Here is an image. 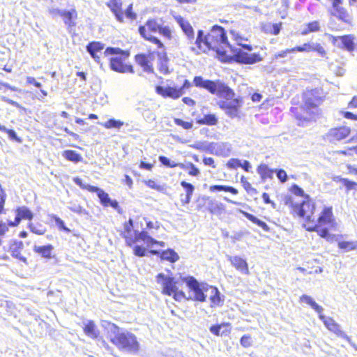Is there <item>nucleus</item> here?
Wrapping results in <instances>:
<instances>
[{
	"label": "nucleus",
	"mask_w": 357,
	"mask_h": 357,
	"mask_svg": "<svg viewBox=\"0 0 357 357\" xmlns=\"http://www.w3.org/2000/svg\"><path fill=\"white\" fill-rule=\"evenodd\" d=\"M337 245L340 249L345 251H351L357 248V243L352 241H340Z\"/></svg>",
	"instance_id": "nucleus-38"
},
{
	"label": "nucleus",
	"mask_w": 357,
	"mask_h": 357,
	"mask_svg": "<svg viewBox=\"0 0 357 357\" xmlns=\"http://www.w3.org/2000/svg\"><path fill=\"white\" fill-rule=\"evenodd\" d=\"M174 18L176 22L178 24L182 31L185 33L188 40V44L190 45V47L192 45L195 46V33L194 30L191 24L185 20L183 17L178 15H174Z\"/></svg>",
	"instance_id": "nucleus-12"
},
{
	"label": "nucleus",
	"mask_w": 357,
	"mask_h": 357,
	"mask_svg": "<svg viewBox=\"0 0 357 357\" xmlns=\"http://www.w3.org/2000/svg\"><path fill=\"white\" fill-rule=\"evenodd\" d=\"M350 108H357V97L354 96L349 103Z\"/></svg>",
	"instance_id": "nucleus-64"
},
{
	"label": "nucleus",
	"mask_w": 357,
	"mask_h": 357,
	"mask_svg": "<svg viewBox=\"0 0 357 357\" xmlns=\"http://www.w3.org/2000/svg\"><path fill=\"white\" fill-rule=\"evenodd\" d=\"M319 318L323 321L325 326L331 332L335 333L337 337L346 338L345 333L341 329L340 326L331 317L325 318L324 316L319 314Z\"/></svg>",
	"instance_id": "nucleus-14"
},
{
	"label": "nucleus",
	"mask_w": 357,
	"mask_h": 357,
	"mask_svg": "<svg viewBox=\"0 0 357 357\" xmlns=\"http://www.w3.org/2000/svg\"><path fill=\"white\" fill-rule=\"evenodd\" d=\"M331 14L346 23L350 24L351 22V16L342 7L333 9L331 11Z\"/></svg>",
	"instance_id": "nucleus-27"
},
{
	"label": "nucleus",
	"mask_w": 357,
	"mask_h": 357,
	"mask_svg": "<svg viewBox=\"0 0 357 357\" xmlns=\"http://www.w3.org/2000/svg\"><path fill=\"white\" fill-rule=\"evenodd\" d=\"M26 83L29 84H33L35 86H36L38 89H40L41 84L38 82H37L34 77H26Z\"/></svg>",
	"instance_id": "nucleus-60"
},
{
	"label": "nucleus",
	"mask_w": 357,
	"mask_h": 357,
	"mask_svg": "<svg viewBox=\"0 0 357 357\" xmlns=\"http://www.w3.org/2000/svg\"><path fill=\"white\" fill-rule=\"evenodd\" d=\"M149 252L151 255H159L162 260L168 261L171 263H174L179 259L178 255L172 249H167L161 252L158 250H151Z\"/></svg>",
	"instance_id": "nucleus-17"
},
{
	"label": "nucleus",
	"mask_w": 357,
	"mask_h": 357,
	"mask_svg": "<svg viewBox=\"0 0 357 357\" xmlns=\"http://www.w3.org/2000/svg\"><path fill=\"white\" fill-rule=\"evenodd\" d=\"M0 130L6 132L11 139L20 142V139L17 137V134L14 130H9L1 124H0Z\"/></svg>",
	"instance_id": "nucleus-45"
},
{
	"label": "nucleus",
	"mask_w": 357,
	"mask_h": 357,
	"mask_svg": "<svg viewBox=\"0 0 357 357\" xmlns=\"http://www.w3.org/2000/svg\"><path fill=\"white\" fill-rule=\"evenodd\" d=\"M30 225L31 230L36 234L42 235V234H44L45 232V229L43 228H38V229L36 228L37 226H40V225Z\"/></svg>",
	"instance_id": "nucleus-58"
},
{
	"label": "nucleus",
	"mask_w": 357,
	"mask_h": 357,
	"mask_svg": "<svg viewBox=\"0 0 357 357\" xmlns=\"http://www.w3.org/2000/svg\"><path fill=\"white\" fill-rule=\"evenodd\" d=\"M174 122L176 125L182 126L185 129H190L192 127L191 122L184 121L179 119H175Z\"/></svg>",
	"instance_id": "nucleus-54"
},
{
	"label": "nucleus",
	"mask_w": 357,
	"mask_h": 357,
	"mask_svg": "<svg viewBox=\"0 0 357 357\" xmlns=\"http://www.w3.org/2000/svg\"><path fill=\"white\" fill-rule=\"evenodd\" d=\"M83 331L86 335L93 340L98 339L100 335V331L93 320H89L85 324Z\"/></svg>",
	"instance_id": "nucleus-20"
},
{
	"label": "nucleus",
	"mask_w": 357,
	"mask_h": 357,
	"mask_svg": "<svg viewBox=\"0 0 357 357\" xmlns=\"http://www.w3.org/2000/svg\"><path fill=\"white\" fill-rule=\"evenodd\" d=\"M132 4H130L128 8L126 10V16L128 18L131 20H135L136 18V14L132 12Z\"/></svg>",
	"instance_id": "nucleus-59"
},
{
	"label": "nucleus",
	"mask_w": 357,
	"mask_h": 357,
	"mask_svg": "<svg viewBox=\"0 0 357 357\" xmlns=\"http://www.w3.org/2000/svg\"><path fill=\"white\" fill-rule=\"evenodd\" d=\"M240 167H242L246 172H249L251 168V165L248 160H243V162H241Z\"/></svg>",
	"instance_id": "nucleus-62"
},
{
	"label": "nucleus",
	"mask_w": 357,
	"mask_h": 357,
	"mask_svg": "<svg viewBox=\"0 0 357 357\" xmlns=\"http://www.w3.org/2000/svg\"><path fill=\"white\" fill-rule=\"evenodd\" d=\"M290 53H294V50H293V48H291V49H287V50H282L278 53H275L274 54V58L275 59H278L279 58H282V57H286L287 56L288 54H290Z\"/></svg>",
	"instance_id": "nucleus-53"
},
{
	"label": "nucleus",
	"mask_w": 357,
	"mask_h": 357,
	"mask_svg": "<svg viewBox=\"0 0 357 357\" xmlns=\"http://www.w3.org/2000/svg\"><path fill=\"white\" fill-rule=\"evenodd\" d=\"M241 165V161L237 158H231L227 163V166L230 169H237Z\"/></svg>",
	"instance_id": "nucleus-47"
},
{
	"label": "nucleus",
	"mask_w": 357,
	"mask_h": 357,
	"mask_svg": "<svg viewBox=\"0 0 357 357\" xmlns=\"http://www.w3.org/2000/svg\"><path fill=\"white\" fill-rule=\"evenodd\" d=\"M333 212L331 207H325L318 219V223H331Z\"/></svg>",
	"instance_id": "nucleus-30"
},
{
	"label": "nucleus",
	"mask_w": 357,
	"mask_h": 357,
	"mask_svg": "<svg viewBox=\"0 0 357 357\" xmlns=\"http://www.w3.org/2000/svg\"><path fill=\"white\" fill-rule=\"evenodd\" d=\"M159 161L165 166L168 167H178L179 163L176 162L174 161H171L169 158L165 156L160 155L159 156Z\"/></svg>",
	"instance_id": "nucleus-43"
},
{
	"label": "nucleus",
	"mask_w": 357,
	"mask_h": 357,
	"mask_svg": "<svg viewBox=\"0 0 357 357\" xmlns=\"http://www.w3.org/2000/svg\"><path fill=\"white\" fill-rule=\"evenodd\" d=\"M115 335L109 339L110 342L119 349L130 353H137L139 350V344L136 336L129 332L120 333V328L114 323H109Z\"/></svg>",
	"instance_id": "nucleus-3"
},
{
	"label": "nucleus",
	"mask_w": 357,
	"mask_h": 357,
	"mask_svg": "<svg viewBox=\"0 0 357 357\" xmlns=\"http://www.w3.org/2000/svg\"><path fill=\"white\" fill-rule=\"evenodd\" d=\"M312 43H305L302 46H298L293 48L294 52H311Z\"/></svg>",
	"instance_id": "nucleus-48"
},
{
	"label": "nucleus",
	"mask_w": 357,
	"mask_h": 357,
	"mask_svg": "<svg viewBox=\"0 0 357 357\" xmlns=\"http://www.w3.org/2000/svg\"><path fill=\"white\" fill-rule=\"evenodd\" d=\"M240 343L245 348L250 347L252 345V340L250 335H243L240 340Z\"/></svg>",
	"instance_id": "nucleus-44"
},
{
	"label": "nucleus",
	"mask_w": 357,
	"mask_h": 357,
	"mask_svg": "<svg viewBox=\"0 0 357 357\" xmlns=\"http://www.w3.org/2000/svg\"><path fill=\"white\" fill-rule=\"evenodd\" d=\"M33 218L32 212L26 206H22L17 210L15 220L18 223L22 220H31Z\"/></svg>",
	"instance_id": "nucleus-26"
},
{
	"label": "nucleus",
	"mask_w": 357,
	"mask_h": 357,
	"mask_svg": "<svg viewBox=\"0 0 357 357\" xmlns=\"http://www.w3.org/2000/svg\"><path fill=\"white\" fill-rule=\"evenodd\" d=\"M73 181L75 183H76L77 185H79L81 188L87 190L90 192H95V191L97 190L98 187L92 186L89 184H84L83 183L81 178L79 177H75L73 178Z\"/></svg>",
	"instance_id": "nucleus-42"
},
{
	"label": "nucleus",
	"mask_w": 357,
	"mask_h": 357,
	"mask_svg": "<svg viewBox=\"0 0 357 357\" xmlns=\"http://www.w3.org/2000/svg\"><path fill=\"white\" fill-rule=\"evenodd\" d=\"M181 185L183 188H185L186 190V201H185V202L188 203L191 199V196L193 193L195 188L192 184L187 183L186 181H184L181 182Z\"/></svg>",
	"instance_id": "nucleus-39"
},
{
	"label": "nucleus",
	"mask_w": 357,
	"mask_h": 357,
	"mask_svg": "<svg viewBox=\"0 0 357 357\" xmlns=\"http://www.w3.org/2000/svg\"><path fill=\"white\" fill-rule=\"evenodd\" d=\"M222 328L221 335H229L231 331V324L229 322L221 323Z\"/></svg>",
	"instance_id": "nucleus-52"
},
{
	"label": "nucleus",
	"mask_w": 357,
	"mask_h": 357,
	"mask_svg": "<svg viewBox=\"0 0 357 357\" xmlns=\"http://www.w3.org/2000/svg\"><path fill=\"white\" fill-rule=\"evenodd\" d=\"M97 193L100 203L105 207L111 206L114 209L119 210V204L116 200H112L109 197V195L102 189L98 188L95 191Z\"/></svg>",
	"instance_id": "nucleus-18"
},
{
	"label": "nucleus",
	"mask_w": 357,
	"mask_h": 357,
	"mask_svg": "<svg viewBox=\"0 0 357 357\" xmlns=\"http://www.w3.org/2000/svg\"><path fill=\"white\" fill-rule=\"evenodd\" d=\"M194 84L196 86L206 89L211 93L216 94L226 100L234 98L235 93L233 90L223 83L204 79L200 76H196L194 78Z\"/></svg>",
	"instance_id": "nucleus-4"
},
{
	"label": "nucleus",
	"mask_w": 357,
	"mask_h": 357,
	"mask_svg": "<svg viewBox=\"0 0 357 357\" xmlns=\"http://www.w3.org/2000/svg\"><path fill=\"white\" fill-rule=\"evenodd\" d=\"M146 225L147 228L146 230L139 231L138 229H135L134 225H126L123 232V236L127 245L130 247L133 246L134 255L139 257H144L146 254V249L144 247L135 245L139 241H144L147 247L157 245L163 248L165 245L163 241H156L152 237V236H158L155 234L153 229L158 230L160 228L159 225H156L155 227H153V225Z\"/></svg>",
	"instance_id": "nucleus-2"
},
{
	"label": "nucleus",
	"mask_w": 357,
	"mask_h": 357,
	"mask_svg": "<svg viewBox=\"0 0 357 357\" xmlns=\"http://www.w3.org/2000/svg\"><path fill=\"white\" fill-rule=\"evenodd\" d=\"M103 48V44L99 42H92L86 46V50L88 52H98L102 50Z\"/></svg>",
	"instance_id": "nucleus-41"
},
{
	"label": "nucleus",
	"mask_w": 357,
	"mask_h": 357,
	"mask_svg": "<svg viewBox=\"0 0 357 357\" xmlns=\"http://www.w3.org/2000/svg\"><path fill=\"white\" fill-rule=\"evenodd\" d=\"M158 58H159V70L161 73L164 74L169 73V68L167 66V56L166 54L164 53H159L158 54Z\"/></svg>",
	"instance_id": "nucleus-33"
},
{
	"label": "nucleus",
	"mask_w": 357,
	"mask_h": 357,
	"mask_svg": "<svg viewBox=\"0 0 357 357\" xmlns=\"http://www.w3.org/2000/svg\"><path fill=\"white\" fill-rule=\"evenodd\" d=\"M121 0H110L107 3V6L111 9L117 20L120 22L123 21V13L121 10Z\"/></svg>",
	"instance_id": "nucleus-22"
},
{
	"label": "nucleus",
	"mask_w": 357,
	"mask_h": 357,
	"mask_svg": "<svg viewBox=\"0 0 357 357\" xmlns=\"http://www.w3.org/2000/svg\"><path fill=\"white\" fill-rule=\"evenodd\" d=\"M203 162L204 163L205 165L215 167L214 160L212 158H204L203 160Z\"/></svg>",
	"instance_id": "nucleus-61"
},
{
	"label": "nucleus",
	"mask_w": 357,
	"mask_h": 357,
	"mask_svg": "<svg viewBox=\"0 0 357 357\" xmlns=\"http://www.w3.org/2000/svg\"><path fill=\"white\" fill-rule=\"evenodd\" d=\"M165 357H184L181 352L173 351L165 356Z\"/></svg>",
	"instance_id": "nucleus-63"
},
{
	"label": "nucleus",
	"mask_w": 357,
	"mask_h": 357,
	"mask_svg": "<svg viewBox=\"0 0 357 357\" xmlns=\"http://www.w3.org/2000/svg\"><path fill=\"white\" fill-rule=\"evenodd\" d=\"M322 225H313L306 227L307 231H315L318 235L327 240H331L334 236L329 234L328 229L321 227Z\"/></svg>",
	"instance_id": "nucleus-25"
},
{
	"label": "nucleus",
	"mask_w": 357,
	"mask_h": 357,
	"mask_svg": "<svg viewBox=\"0 0 357 357\" xmlns=\"http://www.w3.org/2000/svg\"><path fill=\"white\" fill-rule=\"evenodd\" d=\"M151 60L152 58L151 55L141 54H137L135 56V61L137 63H138L143 68L144 71L149 73L153 72Z\"/></svg>",
	"instance_id": "nucleus-19"
},
{
	"label": "nucleus",
	"mask_w": 357,
	"mask_h": 357,
	"mask_svg": "<svg viewBox=\"0 0 357 357\" xmlns=\"http://www.w3.org/2000/svg\"><path fill=\"white\" fill-rule=\"evenodd\" d=\"M308 31L316 32L319 31V23L318 21H314L307 24Z\"/></svg>",
	"instance_id": "nucleus-55"
},
{
	"label": "nucleus",
	"mask_w": 357,
	"mask_h": 357,
	"mask_svg": "<svg viewBox=\"0 0 357 357\" xmlns=\"http://www.w3.org/2000/svg\"><path fill=\"white\" fill-rule=\"evenodd\" d=\"M24 248V244L21 241H14L11 243L9 245V252L11 253L12 256L17 258L20 261L25 262L26 261V257L22 255V250Z\"/></svg>",
	"instance_id": "nucleus-21"
},
{
	"label": "nucleus",
	"mask_w": 357,
	"mask_h": 357,
	"mask_svg": "<svg viewBox=\"0 0 357 357\" xmlns=\"http://www.w3.org/2000/svg\"><path fill=\"white\" fill-rule=\"evenodd\" d=\"M218 104L228 116L234 118L238 115V109L241 107L242 100L238 98H233L230 100L220 101Z\"/></svg>",
	"instance_id": "nucleus-10"
},
{
	"label": "nucleus",
	"mask_w": 357,
	"mask_h": 357,
	"mask_svg": "<svg viewBox=\"0 0 357 357\" xmlns=\"http://www.w3.org/2000/svg\"><path fill=\"white\" fill-rule=\"evenodd\" d=\"M314 209V204L310 199L309 196H306V199L303 200L300 204L293 206L294 213L307 221H310V217L313 214Z\"/></svg>",
	"instance_id": "nucleus-9"
},
{
	"label": "nucleus",
	"mask_w": 357,
	"mask_h": 357,
	"mask_svg": "<svg viewBox=\"0 0 357 357\" xmlns=\"http://www.w3.org/2000/svg\"><path fill=\"white\" fill-rule=\"evenodd\" d=\"M228 260L230 261L231 264L238 271L245 275L250 274L248 264L245 259L238 256H233L229 257Z\"/></svg>",
	"instance_id": "nucleus-16"
},
{
	"label": "nucleus",
	"mask_w": 357,
	"mask_h": 357,
	"mask_svg": "<svg viewBox=\"0 0 357 357\" xmlns=\"http://www.w3.org/2000/svg\"><path fill=\"white\" fill-rule=\"evenodd\" d=\"M276 173L277 177L282 183H284L287 180V175L284 170L280 169L278 171H276Z\"/></svg>",
	"instance_id": "nucleus-57"
},
{
	"label": "nucleus",
	"mask_w": 357,
	"mask_h": 357,
	"mask_svg": "<svg viewBox=\"0 0 357 357\" xmlns=\"http://www.w3.org/2000/svg\"><path fill=\"white\" fill-rule=\"evenodd\" d=\"M300 301L308 304L314 311H316L319 314L322 313V307L319 305L310 296L303 294L300 297Z\"/></svg>",
	"instance_id": "nucleus-28"
},
{
	"label": "nucleus",
	"mask_w": 357,
	"mask_h": 357,
	"mask_svg": "<svg viewBox=\"0 0 357 357\" xmlns=\"http://www.w3.org/2000/svg\"><path fill=\"white\" fill-rule=\"evenodd\" d=\"M156 280L162 286V294L172 296L176 301H181L186 298L185 292L179 289L178 282L174 278L159 273L156 275Z\"/></svg>",
	"instance_id": "nucleus-5"
},
{
	"label": "nucleus",
	"mask_w": 357,
	"mask_h": 357,
	"mask_svg": "<svg viewBox=\"0 0 357 357\" xmlns=\"http://www.w3.org/2000/svg\"><path fill=\"white\" fill-rule=\"evenodd\" d=\"M160 26L161 24L156 20H149L144 26L139 27V32L144 39L156 44L159 48H162L163 44L158 38L152 35L159 31Z\"/></svg>",
	"instance_id": "nucleus-8"
},
{
	"label": "nucleus",
	"mask_w": 357,
	"mask_h": 357,
	"mask_svg": "<svg viewBox=\"0 0 357 357\" xmlns=\"http://www.w3.org/2000/svg\"><path fill=\"white\" fill-rule=\"evenodd\" d=\"M54 249L53 245L51 244H48L46 245H42V246H35L33 248V250L37 254L40 255L41 257L45 258V259H51L52 255V250Z\"/></svg>",
	"instance_id": "nucleus-24"
},
{
	"label": "nucleus",
	"mask_w": 357,
	"mask_h": 357,
	"mask_svg": "<svg viewBox=\"0 0 357 357\" xmlns=\"http://www.w3.org/2000/svg\"><path fill=\"white\" fill-rule=\"evenodd\" d=\"M185 281L193 292L194 299L197 301L204 302L206 296L204 294V289L202 287L201 284L192 276L185 279Z\"/></svg>",
	"instance_id": "nucleus-11"
},
{
	"label": "nucleus",
	"mask_w": 357,
	"mask_h": 357,
	"mask_svg": "<svg viewBox=\"0 0 357 357\" xmlns=\"http://www.w3.org/2000/svg\"><path fill=\"white\" fill-rule=\"evenodd\" d=\"M321 91L319 89L307 91L303 93V109L308 116H304V119H311L318 114V106L322 102Z\"/></svg>",
	"instance_id": "nucleus-6"
},
{
	"label": "nucleus",
	"mask_w": 357,
	"mask_h": 357,
	"mask_svg": "<svg viewBox=\"0 0 357 357\" xmlns=\"http://www.w3.org/2000/svg\"><path fill=\"white\" fill-rule=\"evenodd\" d=\"M340 181L343 183V185L347 188L348 190L356 189V187L357 186V183L351 181L347 178H340Z\"/></svg>",
	"instance_id": "nucleus-49"
},
{
	"label": "nucleus",
	"mask_w": 357,
	"mask_h": 357,
	"mask_svg": "<svg viewBox=\"0 0 357 357\" xmlns=\"http://www.w3.org/2000/svg\"><path fill=\"white\" fill-rule=\"evenodd\" d=\"M195 45V46L190 47V50L197 54L213 50L219 55L223 56L230 50L236 61L239 63L250 64L261 59L258 54H249L241 48L232 47L227 41L224 29L218 25L213 26L207 35H204V31L199 30Z\"/></svg>",
	"instance_id": "nucleus-1"
},
{
	"label": "nucleus",
	"mask_w": 357,
	"mask_h": 357,
	"mask_svg": "<svg viewBox=\"0 0 357 357\" xmlns=\"http://www.w3.org/2000/svg\"><path fill=\"white\" fill-rule=\"evenodd\" d=\"M291 192L296 195H298V196H301V197H303L305 198V199H306V196L305 194H304V191L303 190L302 188H301L300 187H298L297 185H294L291 188Z\"/></svg>",
	"instance_id": "nucleus-51"
},
{
	"label": "nucleus",
	"mask_w": 357,
	"mask_h": 357,
	"mask_svg": "<svg viewBox=\"0 0 357 357\" xmlns=\"http://www.w3.org/2000/svg\"><path fill=\"white\" fill-rule=\"evenodd\" d=\"M222 328L221 324H215L213 325L210 327L209 330L215 336H220L221 335V331L220 329Z\"/></svg>",
	"instance_id": "nucleus-56"
},
{
	"label": "nucleus",
	"mask_w": 357,
	"mask_h": 357,
	"mask_svg": "<svg viewBox=\"0 0 357 357\" xmlns=\"http://www.w3.org/2000/svg\"><path fill=\"white\" fill-rule=\"evenodd\" d=\"M311 51H315L322 56H324L326 55L325 50L319 43H312Z\"/></svg>",
	"instance_id": "nucleus-50"
},
{
	"label": "nucleus",
	"mask_w": 357,
	"mask_h": 357,
	"mask_svg": "<svg viewBox=\"0 0 357 357\" xmlns=\"http://www.w3.org/2000/svg\"><path fill=\"white\" fill-rule=\"evenodd\" d=\"M351 132L349 127L343 126L332 128L328 132V137L331 142H338L346 138Z\"/></svg>",
	"instance_id": "nucleus-15"
},
{
	"label": "nucleus",
	"mask_w": 357,
	"mask_h": 357,
	"mask_svg": "<svg viewBox=\"0 0 357 357\" xmlns=\"http://www.w3.org/2000/svg\"><path fill=\"white\" fill-rule=\"evenodd\" d=\"M105 53L107 54L116 55V56L110 59L109 66L112 70L120 73H134V70L132 66L123 63L122 56H124L126 59L128 56V54H126L119 48L115 47H107Z\"/></svg>",
	"instance_id": "nucleus-7"
},
{
	"label": "nucleus",
	"mask_w": 357,
	"mask_h": 357,
	"mask_svg": "<svg viewBox=\"0 0 357 357\" xmlns=\"http://www.w3.org/2000/svg\"><path fill=\"white\" fill-rule=\"evenodd\" d=\"M218 122V120L215 115L213 114H208L204 116V117L198 121V123L200 124H206V125H215Z\"/></svg>",
	"instance_id": "nucleus-40"
},
{
	"label": "nucleus",
	"mask_w": 357,
	"mask_h": 357,
	"mask_svg": "<svg viewBox=\"0 0 357 357\" xmlns=\"http://www.w3.org/2000/svg\"><path fill=\"white\" fill-rule=\"evenodd\" d=\"M158 33L167 39L172 38V31L168 26H163L161 24Z\"/></svg>",
	"instance_id": "nucleus-46"
},
{
	"label": "nucleus",
	"mask_w": 357,
	"mask_h": 357,
	"mask_svg": "<svg viewBox=\"0 0 357 357\" xmlns=\"http://www.w3.org/2000/svg\"><path fill=\"white\" fill-rule=\"evenodd\" d=\"M123 122L120 120H116L114 119H110L105 123H101V125L105 128H117L120 129L123 126Z\"/></svg>",
	"instance_id": "nucleus-36"
},
{
	"label": "nucleus",
	"mask_w": 357,
	"mask_h": 357,
	"mask_svg": "<svg viewBox=\"0 0 357 357\" xmlns=\"http://www.w3.org/2000/svg\"><path fill=\"white\" fill-rule=\"evenodd\" d=\"M178 167L183 169L188 170L190 176H197L200 174V171L192 162L179 163Z\"/></svg>",
	"instance_id": "nucleus-32"
},
{
	"label": "nucleus",
	"mask_w": 357,
	"mask_h": 357,
	"mask_svg": "<svg viewBox=\"0 0 357 357\" xmlns=\"http://www.w3.org/2000/svg\"><path fill=\"white\" fill-rule=\"evenodd\" d=\"M155 91L158 94L164 98H171L173 99H177L184 94V92L181 91V89L169 86H158L155 88Z\"/></svg>",
	"instance_id": "nucleus-13"
},
{
	"label": "nucleus",
	"mask_w": 357,
	"mask_h": 357,
	"mask_svg": "<svg viewBox=\"0 0 357 357\" xmlns=\"http://www.w3.org/2000/svg\"><path fill=\"white\" fill-rule=\"evenodd\" d=\"M257 172L263 179L271 178L273 177V174L274 172L273 170L270 169L266 165H259L257 169Z\"/></svg>",
	"instance_id": "nucleus-34"
},
{
	"label": "nucleus",
	"mask_w": 357,
	"mask_h": 357,
	"mask_svg": "<svg viewBox=\"0 0 357 357\" xmlns=\"http://www.w3.org/2000/svg\"><path fill=\"white\" fill-rule=\"evenodd\" d=\"M58 15L64 17V23L68 26H75V23L73 22V18H76L77 16V11L75 9L70 10H56Z\"/></svg>",
	"instance_id": "nucleus-23"
},
{
	"label": "nucleus",
	"mask_w": 357,
	"mask_h": 357,
	"mask_svg": "<svg viewBox=\"0 0 357 357\" xmlns=\"http://www.w3.org/2000/svg\"><path fill=\"white\" fill-rule=\"evenodd\" d=\"M211 295L209 298L211 301V307H216L221 305V298L220 293L216 287H211Z\"/></svg>",
	"instance_id": "nucleus-31"
},
{
	"label": "nucleus",
	"mask_w": 357,
	"mask_h": 357,
	"mask_svg": "<svg viewBox=\"0 0 357 357\" xmlns=\"http://www.w3.org/2000/svg\"><path fill=\"white\" fill-rule=\"evenodd\" d=\"M62 156L65 158L66 160L73 162H82L83 158L82 156L73 150H66L62 153Z\"/></svg>",
	"instance_id": "nucleus-29"
},
{
	"label": "nucleus",
	"mask_w": 357,
	"mask_h": 357,
	"mask_svg": "<svg viewBox=\"0 0 357 357\" xmlns=\"http://www.w3.org/2000/svg\"><path fill=\"white\" fill-rule=\"evenodd\" d=\"M209 190L212 192L215 191H226L231 192L234 195H236L238 193V190L233 187L220 185H211L209 188Z\"/></svg>",
	"instance_id": "nucleus-37"
},
{
	"label": "nucleus",
	"mask_w": 357,
	"mask_h": 357,
	"mask_svg": "<svg viewBox=\"0 0 357 357\" xmlns=\"http://www.w3.org/2000/svg\"><path fill=\"white\" fill-rule=\"evenodd\" d=\"M339 39L342 43L343 47L349 52L354 49L353 38L350 36H340Z\"/></svg>",
	"instance_id": "nucleus-35"
}]
</instances>
